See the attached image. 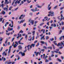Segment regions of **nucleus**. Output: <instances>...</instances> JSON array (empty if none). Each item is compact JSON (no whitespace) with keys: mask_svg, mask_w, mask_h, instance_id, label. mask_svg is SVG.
Instances as JSON below:
<instances>
[{"mask_svg":"<svg viewBox=\"0 0 64 64\" xmlns=\"http://www.w3.org/2000/svg\"><path fill=\"white\" fill-rule=\"evenodd\" d=\"M18 54H21V56H22V57H23V56H24L25 55V54L24 52H20Z\"/></svg>","mask_w":64,"mask_h":64,"instance_id":"f257e3e1","label":"nucleus"},{"mask_svg":"<svg viewBox=\"0 0 64 64\" xmlns=\"http://www.w3.org/2000/svg\"><path fill=\"white\" fill-rule=\"evenodd\" d=\"M56 51L55 50H54V51H52L51 52L52 53V54H53V53H54V52H55V53H58V51H59V49H56Z\"/></svg>","mask_w":64,"mask_h":64,"instance_id":"f03ea898","label":"nucleus"},{"mask_svg":"<svg viewBox=\"0 0 64 64\" xmlns=\"http://www.w3.org/2000/svg\"><path fill=\"white\" fill-rule=\"evenodd\" d=\"M30 22V23H32V25H33L34 23V20H32L31 19H30L28 21V22Z\"/></svg>","mask_w":64,"mask_h":64,"instance_id":"7ed1b4c3","label":"nucleus"},{"mask_svg":"<svg viewBox=\"0 0 64 64\" xmlns=\"http://www.w3.org/2000/svg\"><path fill=\"white\" fill-rule=\"evenodd\" d=\"M54 12H53L51 11L48 12V13L50 14H51V16H53V14H54Z\"/></svg>","mask_w":64,"mask_h":64,"instance_id":"20e7f679","label":"nucleus"},{"mask_svg":"<svg viewBox=\"0 0 64 64\" xmlns=\"http://www.w3.org/2000/svg\"><path fill=\"white\" fill-rule=\"evenodd\" d=\"M31 11H32L33 12H35L36 11H39V9H35L34 10V9H32L31 10Z\"/></svg>","mask_w":64,"mask_h":64,"instance_id":"39448f33","label":"nucleus"},{"mask_svg":"<svg viewBox=\"0 0 64 64\" xmlns=\"http://www.w3.org/2000/svg\"><path fill=\"white\" fill-rule=\"evenodd\" d=\"M35 44H32L30 46V48L31 49V48H32V47H34V46H35Z\"/></svg>","mask_w":64,"mask_h":64,"instance_id":"423d86ee","label":"nucleus"},{"mask_svg":"<svg viewBox=\"0 0 64 64\" xmlns=\"http://www.w3.org/2000/svg\"><path fill=\"white\" fill-rule=\"evenodd\" d=\"M54 44L55 45H57V46H60V45H61V44H60V42H59L58 44H57V43H54Z\"/></svg>","mask_w":64,"mask_h":64,"instance_id":"0eeeda50","label":"nucleus"},{"mask_svg":"<svg viewBox=\"0 0 64 64\" xmlns=\"http://www.w3.org/2000/svg\"><path fill=\"white\" fill-rule=\"evenodd\" d=\"M2 13L3 15H5L6 14V12H5L4 10H2V13H0V14Z\"/></svg>","mask_w":64,"mask_h":64,"instance_id":"6e6552de","label":"nucleus"},{"mask_svg":"<svg viewBox=\"0 0 64 64\" xmlns=\"http://www.w3.org/2000/svg\"><path fill=\"white\" fill-rule=\"evenodd\" d=\"M62 37L63 38V39H64V36H61L60 38V40H62Z\"/></svg>","mask_w":64,"mask_h":64,"instance_id":"1a4fd4ad","label":"nucleus"},{"mask_svg":"<svg viewBox=\"0 0 64 64\" xmlns=\"http://www.w3.org/2000/svg\"><path fill=\"white\" fill-rule=\"evenodd\" d=\"M44 37H45V35H44L42 36L40 38V40H42V39L44 40V39H45V38H44Z\"/></svg>","mask_w":64,"mask_h":64,"instance_id":"9d476101","label":"nucleus"},{"mask_svg":"<svg viewBox=\"0 0 64 64\" xmlns=\"http://www.w3.org/2000/svg\"><path fill=\"white\" fill-rule=\"evenodd\" d=\"M41 31H42L43 32V34H44L45 32V30L44 29H42L41 30Z\"/></svg>","mask_w":64,"mask_h":64,"instance_id":"9b49d317","label":"nucleus"},{"mask_svg":"<svg viewBox=\"0 0 64 64\" xmlns=\"http://www.w3.org/2000/svg\"><path fill=\"white\" fill-rule=\"evenodd\" d=\"M18 42L19 44H20L23 45V44H24V43H22V42H21V41H18Z\"/></svg>","mask_w":64,"mask_h":64,"instance_id":"f8f14e48","label":"nucleus"},{"mask_svg":"<svg viewBox=\"0 0 64 64\" xmlns=\"http://www.w3.org/2000/svg\"><path fill=\"white\" fill-rule=\"evenodd\" d=\"M8 40H6L5 42V43L6 44V46H5L6 47V46H7V44L8 42Z\"/></svg>","mask_w":64,"mask_h":64,"instance_id":"ddd939ff","label":"nucleus"},{"mask_svg":"<svg viewBox=\"0 0 64 64\" xmlns=\"http://www.w3.org/2000/svg\"><path fill=\"white\" fill-rule=\"evenodd\" d=\"M18 47L20 49H22V47L20 45L18 46Z\"/></svg>","mask_w":64,"mask_h":64,"instance_id":"4468645a","label":"nucleus"},{"mask_svg":"<svg viewBox=\"0 0 64 64\" xmlns=\"http://www.w3.org/2000/svg\"><path fill=\"white\" fill-rule=\"evenodd\" d=\"M1 6L2 8H3V7L4 6V4H2L1 5Z\"/></svg>","mask_w":64,"mask_h":64,"instance_id":"2eb2a0df","label":"nucleus"},{"mask_svg":"<svg viewBox=\"0 0 64 64\" xmlns=\"http://www.w3.org/2000/svg\"><path fill=\"white\" fill-rule=\"evenodd\" d=\"M22 20L20 22H19V21H18V24H21V23H23V22H22Z\"/></svg>","mask_w":64,"mask_h":64,"instance_id":"dca6fc26","label":"nucleus"},{"mask_svg":"<svg viewBox=\"0 0 64 64\" xmlns=\"http://www.w3.org/2000/svg\"><path fill=\"white\" fill-rule=\"evenodd\" d=\"M23 16V14H22L20 17L19 18V19H20L21 20V19H22V18L21 17H22V16Z\"/></svg>","mask_w":64,"mask_h":64,"instance_id":"f3484780","label":"nucleus"},{"mask_svg":"<svg viewBox=\"0 0 64 64\" xmlns=\"http://www.w3.org/2000/svg\"><path fill=\"white\" fill-rule=\"evenodd\" d=\"M13 8V7L10 6L9 8V10H11V9Z\"/></svg>","mask_w":64,"mask_h":64,"instance_id":"a211bd4d","label":"nucleus"},{"mask_svg":"<svg viewBox=\"0 0 64 64\" xmlns=\"http://www.w3.org/2000/svg\"><path fill=\"white\" fill-rule=\"evenodd\" d=\"M3 38H2V37H0V41L1 42L3 40Z\"/></svg>","mask_w":64,"mask_h":64,"instance_id":"6ab92c4d","label":"nucleus"},{"mask_svg":"<svg viewBox=\"0 0 64 64\" xmlns=\"http://www.w3.org/2000/svg\"><path fill=\"white\" fill-rule=\"evenodd\" d=\"M57 7V6H55L54 8V9H56Z\"/></svg>","mask_w":64,"mask_h":64,"instance_id":"aec40b11","label":"nucleus"},{"mask_svg":"<svg viewBox=\"0 0 64 64\" xmlns=\"http://www.w3.org/2000/svg\"><path fill=\"white\" fill-rule=\"evenodd\" d=\"M27 36H28V35L27 34L25 36V39L26 40L27 39Z\"/></svg>","mask_w":64,"mask_h":64,"instance_id":"412c9836","label":"nucleus"},{"mask_svg":"<svg viewBox=\"0 0 64 64\" xmlns=\"http://www.w3.org/2000/svg\"><path fill=\"white\" fill-rule=\"evenodd\" d=\"M23 33V31H22V30H21L19 32V33Z\"/></svg>","mask_w":64,"mask_h":64,"instance_id":"4be33fe9","label":"nucleus"},{"mask_svg":"<svg viewBox=\"0 0 64 64\" xmlns=\"http://www.w3.org/2000/svg\"><path fill=\"white\" fill-rule=\"evenodd\" d=\"M62 30H60L59 32V34H60L61 33H62Z\"/></svg>","mask_w":64,"mask_h":64,"instance_id":"5701e85b","label":"nucleus"},{"mask_svg":"<svg viewBox=\"0 0 64 64\" xmlns=\"http://www.w3.org/2000/svg\"><path fill=\"white\" fill-rule=\"evenodd\" d=\"M35 31H34L32 32V33L33 34V35H35Z\"/></svg>","mask_w":64,"mask_h":64,"instance_id":"b1692460","label":"nucleus"},{"mask_svg":"<svg viewBox=\"0 0 64 64\" xmlns=\"http://www.w3.org/2000/svg\"><path fill=\"white\" fill-rule=\"evenodd\" d=\"M3 9H4V10L5 11L6 10H7V8H2Z\"/></svg>","mask_w":64,"mask_h":64,"instance_id":"393cba45","label":"nucleus"},{"mask_svg":"<svg viewBox=\"0 0 64 64\" xmlns=\"http://www.w3.org/2000/svg\"><path fill=\"white\" fill-rule=\"evenodd\" d=\"M58 60L59 62H61V60L59 58H58Z\"/></svg>","mask_w":64,"mask_h":64,"instance_id":"a878e982","label":"nucleus"},{"mask_svg":"<svg viewBox=\"0 0 64 64\" xmlns=\"http://www.w3.org/2000/svg\"><path fill=\"white\" fill-rule=\"evenodd\" d=\"M40 42L42 44H44L45 43V42L43 41H41Z\"/></svg>","mask_w":64,"mask_h":64,"instance_id":"bb28decb","label":"nucleus"},{"mask_svg":"<svg viewBox=\"0 0 64 64\" xmlns=\"http://www.w3.org/2000/svg\"><path fill=\"white\" fill-rule=\"evenodd\" d=\"M3 18H0V22H2V20H3Z\"/></svg>","mask_w":64,"mask_h":64,"instance_id":"cd10ccee","label":"nucleus"},{"mask_svg":"<svg viewBox=\"0 0 64 64\" xmlns=\"http://www.w3.org/2000/svg\"><path fill=\"white\" fill-rule=\"evenodd\" d=\"M54 24V27H56V25L55 24Z\"/></svg>","mask_w":64,"mask_h":64,"instance_id":"c85d7f7f","label":"nucleus"},{"mask_svg":"<svg viewBox=\"0 0 64 64\" xmlns=\"http://www.w3.org/2000/svg\"><path fill=\"white\" fill-rule=\"evenodd\" d=\"M2 58L3 60H4V61H6V58H4V57H2Z\"/></svg>","mask_w":64,"mask_h":64,"instance_id":"c756f323","label":"nucleus"},{"mask_svg":"<svg viewBox=\"0 0 64 64\" xmlns=\"http://www.w3.org/2000/svg\"><path fill=\"white\" fill-rule=\"evenodd\" d=\"M14 39H15V38H13L12 40V42H13V41H14Z\"/></svg>","mask_w":64,"mask_h":64,"instance_id":"7c9ffc66","label":"nucleus"},{"mask_svg":"<svg viewBox=\"0 0 64 64\" xmlns=\"http://www.w3.org/2000/svg\"><path fill=\"white\" fill-rule=\"evenodd\" d=\"M48 39L49 37H48V36H46V40H47V39Z\"/></svg>","mask_w":64,"mask_h":64,"instance_id":"2f4dec72","label":"nucleus"},{"mask_svg":"<svg viewBox=\"0 0 64 64\" xmlns=\"http://www.w3.org/2000/svg\"><path fill=\"white\" fill-rule=\"evenodd\" d=\"M21 1V0H19V1L18 2V4H19L20 3V1Z\"/></svg>","mask_w":64,"mask_h":64,"instance_id":"473e14b6","label":"nucleus"},{"mask_svg":"<svg viewBox=\"0 0 64 64\" xmlns=\"http://www.w3.org/2000/svg\"><path fill=\"white\" fill-rule=\"evenodd\" d=\"M51 6H50V7H48V10H50V9H51Z\"/></svg>","mask_w":64,"mask_h":64,"instance_id":"72a5a7b5","label":"nucleus"},{"mask_svg":"<svg viewBox=\"0 0 64 64\" xmlns=\"http://www.w3.org/2000/svg\"><path fill=\"white\" fill-rule=\"evenodd\" d=\"M44 24V22H43L41 24H40V26H42V25H43Z\"/></svg>","mask_w":64,"mask_h":64,"instance_id":"f704fd0d","label":"nucleus"},{"mask_svg":"<svg viewBox=\"0 0 64 64\" xmlns=\"http://www.w3.org/2000/svg\"><path fill=\"white\" fill-rule=\"evenodd\" d=\"M39 42H38L37 44V45H36V46H37V47L38 46H39Z\"/></svg>","mask_w":64,"mask_h":64,"instance_id":"c9c22d12","label":"nucleus"},{"mask_svg":"<svg viewBox=\"0 0 64 64\" xmlns=\"http://www.w3.org/2000/svg\"><path fill=\"white\" fill-rule=\"evenodd\" d=\"M58 54H62V53H61L60 52H58Z\"/></svg>","mask_w":64,"mask_h":64,"instance_id":"e433bc0d","label":"nucleus"},{"mask_svg":"<svg viewBox=\"0 0 64 64\" xmlns=\"http://www.w3.org/2000/svg\"><path fill=\"white\" fill-rule=\"evenodd\" d=\"M26 23L25 24H24L23 25V26H24V27H25V26H26Z\"/></svg>","mask_w":64,"mask_h":64,"instance_id":"4c0bfd02","label":"nucleus"},{"mask_svg":"<svg viewBox=\"0 0 64 64\" xmlns=\"http://www.w3.org/2000/svg\"><path fill=\"white\" fill-rule=\"evenodd\" d=\"M40 52H37L38 54L39 55L40 54V53H41V51H40Z\"/></svg>","mask_w":64,"mask_h":64,"instance_id":"58836bf2","label":"nucleus"},{"mask_svg":"<svg viewBox=\"0 0 64 64\" xmlns=\"http://www.w3.org/2000/svg\"><path fill=\"white\" fill-rule=\"evenodd\" d=\"M12 27H13V22H12Z\"/></svg>","mask_w":64,"mask_h":64,"instance_id":"ea45409f","label":"nucleus"},{"mask_svg":"<svg viewBox=\"0 0 64 64\" xmlns=\"http://www.w3.org/2000/svg\"><path fill=\"white\" fill-rule=\"evenodd\" d=\"M61 24L62 25H64V22H61Z\"/></svg>","mask_w":64,"mask_h":64,"instance_id":"a19ab883","label":"nucleus"},{"mask_svg":"<svg viewBox=\"0 0 64 64\" xmlns=\"http://www.w3.org/2000/svg\"><path fill=\"white\" fill-rule=\"evenodd\" d=\"M49 60H52V59H51V58L50 57L49 58Z\"/></svg>","mask_w":64,"mask_h":64,"instance_id":"79ce46f5","label":"nucleus"},{"mask_svg":"<svg viewBox=\"0 0 64 64\" xmlns=\"http://www.w3.org/2000/svg\"><path fill=\"white\" fill-rule=\"evenodd\" d=\"M43 47L44 48V49H47V47L45 46H44Z\"/></svg>","mask_w":64,"mask_h":64,"instance_id":"37998d69","label":"nucleus"},{"mask_svg":"<svg viewBox=\"0 0 64 64\" xmlns=\"http://www.w3.org/2000/svg\"><path fill=\"white\" fill-rule=\"evenodd\" d=\"M11 63H12V62H8L7 63V64H11Z\"/></svg>","mask_w":64,"mask_h":64,"instance_id":"c03bdc74","label":"nucleus"},{"mask_svg":"<svg viewBox=\"0 0 64 64\" xmlns=\"http://www.w3.org/2000/svg\"><path fill=\"white\" fill-rule=\"evenodd\" d=\"M64 7H62V8H60V10H62V9H64Z\"/></svg>","mask_w":64,"mask_h":64,"instance_id":"a18cd8bd","label":"nucleus"},{"mask_svg":"<svg viewBox=\"0 0 64 64\" xmlns=\"http://www.w3.org/2000/svg\"><path fill=\"white\" fill-rule=\"evenodd\" d=\"M13 46H14V48H16V47L17 46H15V45H14Z\"/></svg>","mask_w":64,"mask_h":64,"instance_id":"49530a36","label":"nucleus"},{"mask_svg":"<svg viewBox=\"0 0 64 64\" xmlns=\"http://www.w3.org/2000/svg\"><path fill=\"white\" fill-rule=\"evenodd\" d=\"M27 0L28 3H30V2H31V1H30L29 2V0Z\"/></svg>","mask_w":64,"mask_h":64,"instance_id":"de8ad7c7","label":"nucleus"},{"mask_svg":"<svg viewBox=\"0 0 64 64\" xmlns=\"http://www.w3.org/2000/svg\"><path fill=\"white\" fill-rule=\"evenodd\" d=\"M10 32H9L8 34L6 33V35H8V36H9V35H10Z\"/></svg>","mask_w":64,"mask_h":64,"instance_id":"09e8293b","label":"nucleus"},{"mask_svg":"<svg viewBox=\"0 0 64 64\" xmlns=\"http://www.w3.org/2000/svg\"><path fill=\"white\" fill-rule=\"evenodd\" d=\"M50 41H52V40H54V38H52V39H50Z\"/></svg>","mask_w":64,"mask_h":64,"instance_id":"8fccbe9b","label":"nucleus"},{"mask_svg":"<svg viewBox=\"0 0 64 64\" xmlns=\"http://www.w3.org/2000/svg\"><path fill=\"white\" fill-rule=\"evenodd\" d=\"M50 23V22H48L47 23V25H48V26H49V23Z\"/></svg>","mask_w":64,"mask_h":64,"instance_id":"3c124183","label":"nucleus"},{"mask_svg":"<svg viewBox=\"0 0 64 64\" xmlns=\"http://www.w3.org/2000/svg\"><path fill=\"white\" fill-rule=\"evenodd\" d=\"M60 16H59L58 17V19L59 20H60Z\"/></svg>","mask_w":64,"mask_h":64,"instance_id":"603ef678","label":"nucleus"},{"mask_svg":"<svg viewBox=\"0 0 64 64\" xmlns=\"http://www.w3.org/2000/svg\"><path fill=\"white\" fill-rule=\"evenodd\" d=\"M20 28V26H18V30H19Z\"/></svg>","mask_w":64,"mask_h":64,"instance_id":"864d4df0","label":"nucleus"},{"mask_svg":"<svg viewBox=\"0 0 64 64\" xmlns=\"http://www.w3.org/2000/svg\"><path fill=\"white\" fill-rule=\"evenodd\" d=\"M38 28H39V29H41V28H40V26H38Z\"/></svg>","mask_w":64,"mask_h":64,"instance_id":"5fc2aeb1","label":"nucleus"},{"mask_svg":"<svg viewBox=\"0 0 64 64\" xmlns=\"http://www.w3.org/2000/svg\"><path fill=\"white\" fill-rule=\"evenodd\" d=\"M38 22V21H35L34 22L35 24H36Z\"/></svg>","mask_w":64,"mask_h":64,"instance_id":"6e6d98bb","label":"nucleus"},{"mask_svg":"<svg viewBox=\"0 0 64 64\" xmlns=\"http://www.w3.org/2000/svg\"><path fill=\"white\" fill-rule=\"evenodd\" d=\"M12 12H9V15H11V14Z\"/></svg>","mask_w":64,"mask_h":64,"instance_id":"4d7b16f0","label":"nucleus"},{"mask_svg":"<svg viewBox=\"0 0 64 64\" xmlns=\"http://www.w3.org/2000/svg\"><path fill=\"white\" fill-rule=\"evenodd\" d=\"M18 9V8H15L14 10V11H17V10Z\"/></svg>","mask_w":64,"mask_h":64,"instance_id":"13d9d810","label":"nucleus"},{"mask_svg":"<svg viewBox=\"0 0 64 64\" xmlns=\"http://www.w3.org/2000/svg\"><path fill=\"white\" fill-rule=\"evenodd\" d=\"M26 51H27V50L26 49L25 50H24V53H25V52H26Z\"/></svg>","mask_w":64,"mask_h":64,"instance_id":"bf43d9fd","label":"nucleus"},{"mask_svg":"<svg viewBox=\"0 0 64 64\" xmlns=\"http://www.w3.org/2000/svg\"><path fill=\"white\" fill-rule=\"evenodd\" d=\"M25 35H26V34H22V36H25Z\"/></svg>","mask_w":64,"mask_h":64,"instance_id":"052dcab7","label":"nucleus"},{"mask_svg":"<svg viewBox=\"0 0 64 64\" xmlns=\"http://www.w3.org/2000/svg\"><path fill=\"white\" fill-rule=\"evenodd\" d=\"M51 27H53V26H54V24H52L51 25Z\"/></svg>","mask_w":64,"mask_h":64,"instance_id":"680f3d73","label":"nucleus"},{"mask_svg":"<svg viewBox=\"0 0 64 64\" xmlns=\"http://www.w3.org/2000/svg\"><path fill=\"white\" fill-rule=\"evenodd\" d=\"M37 42V40H36L34 42V43H36Z\"/></svg>","mask_w":64,"mask_h":64,"instance_id":"e2e57ef3","label":"nucleus"},{"mask_svg":"<svg viewBox=\"0 0 64 64\" xmlns=\"http://www.w3.org/2000/svg\"><path fill=\"white\" fill-rule=\"evenodd\" d=\"M54 55L53 54H52V55L51 56V57H54Z\"/></svg>","mask_w":64,"mask_h":64,"instance_id":"0e129e2a","label":"nucleus"},{"mask_svg":"<svg viewBox=\"0 0 64 64\" xmlns=\"http://www.w3.org/2000/svg\"><path fill=\"white\" fill-rule=\"evenodd\" d=\"M61 58H62V59H63V60L64 59V57L62 56L61 57Z\"/></svg>","mask_w":64,"mask_h":64,"instance_id":"69168bd1","label":"nucleus"},{"mask_svg":"<svg viewBox=\"0 0 64 64\" xmlns=\"http://www.w3.org/2000/svg\"><path fill=\"white\" fill-rule=\"evenodd\" d=\"M14 57V55H12V56L11 57H10V58H12V57Z\"/></svg>","mask_w":64,"mask_h":64,"instance_id":"338daca9","label":"nucleus"},{"mask_svg":"<svg viewBox=\"0 0 64 64\" xmlns=\"http://www.w3.org/2000/svg\"><path fill=\"white\" fill-rule=\"evenodd\" d=\"M62 30H64V27L63 26V27L62 28Z\"/></svg>","mask_w":64,"mask_h":64,"instance_id":"774afa93","label":"nucleus"}]
</instances>
